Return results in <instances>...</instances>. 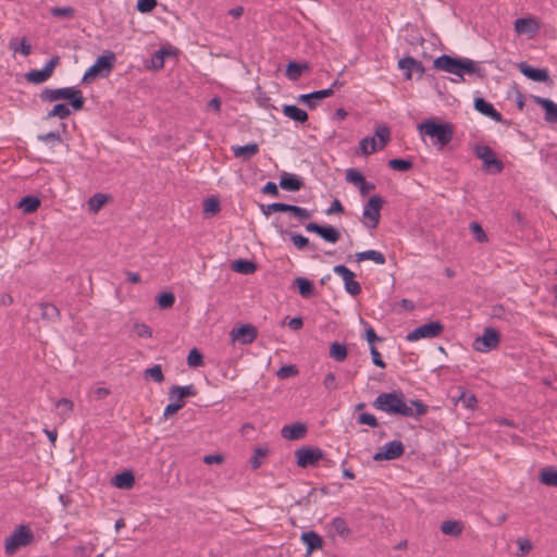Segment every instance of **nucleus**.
I'll return each instance as SVG.
<instances>
[{"label": "nucleus", "mask_w": 557, "mask_h": 557, "mask_svg": "<svg viewBox=\"0 0 557 557\" xmlns=\"http://www.w3.org/2000/svg\"><path fill=\"white\" fill-rule=\"evenodd\" d=\"M40 317L48 322H57L60 320V311L58 307L51 302L39 304Z\"/></svg>", "instance_id": "obj_27"}, {"label": "nucleus", "mask_w": 557, "mask_h": 557, "mask_svg": "<svg viewBox=\"0 0 557 557\" xmlns=\"http://www.w3.org/2000/svg\"><path fill=\"white\" fill-rule=\"evenodd\" d=\"M307 434V425L302 422H295L293 424L284 425L281 429V435L285 440L296 441L301 440Z\"/></svg>", "instance_id": "obj_20"}, {"label": "nucleus", "mask_w": 557, "mask_h": 557, "mask_svg": "<svg viewBox=\"0 0 557 557\" xmlns=\"http://www.w3.org/2000/svg\"><path fill=\"white\" fill-rule=\"evenodd\" d=\"M459 389L460 394L457 400L460 401L467 409H474L478 404L475 395L466 391L462 387H459Z\"/></svg>", "instance_id": "obj_42"}, {"label": "nucleus", "mask_w": 557, "mask_h": 557, "mask_svg": "<svg viewBox=\"0 0 557 557\" xmlns=\"http://www.w3.org/2000/svg\"><path fill=\"white\" fill-rule=\"evenodd\" d=\"M220 209V201L214 197L207 198L203 201V211L207 213L215 214Z\"/></svg>", "instance_id": "obj_57"}, {"label": "nucleus", "mask_w": 557, "mask_h": 557, "mask_svg": "<svg viewBox=\"0 0 557 557\" xmlns=\"http://www.w3.org/2000/svg\"><path fill=\"white\" fill-rule=\"evenodd\" d=\"M398 67L405 70V76L407 79L412 77V73L418 74V78H421L425 72L423 64L412 57H405L398 61Z\"/></svg>", "instance_id": "obj_16"}, {"label": "nucleus", "mask_w": 557, "mask_h": 557, "mask_svg": "<svg viewBox=\"0 0 557 557\" xmlns=\"http://www.w3.org/2000/svg\"><path fill=\"white\" fill-rule=\"evenodd\" d=\"M9 49L15 53L20 52L25 57L32 53V46L27 42L26 38H23L21 41L17 38H12L9 41Z\"/></svg>", "instance_id": "obj_34"}, {"label": "nucleus", "mask_w": 557, "mask_h": 557, "mask_svg": "<svg viewBox=\"0 0 557 557\" xmlns=\"http://www.w3.org/2000/svg\"><path fill=\"white\" fill-rule=\"evenodd\" d=\"M289 238L299 250L309 246V239L300 234L289 233Z\"/></svg>", "instance_id": "obj_58"}, {"label": "nucleus", "mask_w": 557, "mask_h": 557, "mask_svg": "<svg viewBox=\"0 0 557 557\" xmlns=\"http://www.w3.org/2000/svg\"><path fill=\"white\" fill-rule=\"evenodd\" d=\"M469 228L478 243H486L487 235L478 222H471Z\"/></svg>", "instance_id": "obj_50"}, {"label": "nucleus", "mask_w": 557, "mask_h": 557, "mask_svg": "<svg viewBox=\"0 0 557 557\" xmlns=\"http://www.w3.org/2000/svg\"><path fill=\"white\" fill-rule=\"evenodd\" d=\"M308 69L307 64H300L297 62H289L286 67V76L290 81H297L302 72Z\"/></svg>", "instance_id": "obj_40"}, {"label": "nucleus", "mask_w": 557, "mask_h": 557, "mask_svg": "<svg viewBox=\"0 0 557 557\" xmlns=\"http://www.w3.org/2000/svg\"><path fill=\"white\" fill-rule=\"evenodd\" d=\"M59 62V58L54 57L50 59L46 65L40 70H32L26 74V78L28 82L34 84H41L46 82L53 73L55 65Z\"/></svg>", "instance_id": "obj_15"}, {"label": "nucleus", "mask_w": 557, "mask_h": 557, "mask_svg": "<svg viewBox=\"0 0 557 557\" xmlns=\"http://www.w3.org/2000/svg\"><path fill=\"white\" fill-rule=\"evenodd\" d=\"M373 407L388 414L413 419H420L429 411V406L419 399H411L407 403L405 394L400 389L379 394L373 401Z\"/></svg>", "instance_id": "obj_1"}, {"label": "nucleus", "mask_w": 557, "mask_h": 557, "mask_svg": "<svg viewBox=\"0 0 557 557\" xmlns=\"http://www.w3.org/2000/svg\"><path fill=\"white\" fill-rule=\"evenodd\" d=\"M164 66L163 52L156 51L150 59V67L152 70H161Z\"/></svg>", "instance_id": "obj_61"}, {"label": "nucleus", "mask_w": 557, "mask_h": 557, "mask_svg": "<svg viewBox=\"0 0 557 557\" xmlns=\"http://www.w3.org/2000/svg\"><path fill=\"white\" fill-rule=\"evenodd\" d=\"M283 212H290L299 220H307L311 216V213L306 208L295 205L283 203Z\"/></svg>", "instance_id": "obj_45"}, {"label": "nucleus", "mask_w": 557, "mask_h": 557, "mask_svg": "<svg viewBox=\"0 0 557 557\" xmlns=\"http://www.w3.org/2000/svg\"><path fill=\"white\" fill-rule=\"evenodd\" d=\"M331 96H333V89L326 88V89L315 90L310 94L299 95L297 100H298V102L306 104L309 109H314L318 106L320 100L331 97Z\"/></svg>", "instance_id": "obj_17"}, {"label": "nucleus", "mask_w": 557, "mask_h": 557, "mask_svg": "<svg viewBox=\"0 0 557 557\" xmlns=\"http://www.w3.org/2000/svg\"><path fill=\"white\" fill-rule=\"evenodd\" d=\"M197 395V391L193 384L186 386L173 385L169 389L170 400H184L186 397H194Z\"/></svg>", "instance_id": "obj_23"}, {"label": "nucleus", "mask_w": 557, "mask_h": 557, "mask_svg": "<svg viewBox=\"0 0 557 557\" xmlns=\"http://www.w3.org/2000/svg\"><path fill=\"white\" fill-rule=\"evenodd\" d=\"M134 331L139 337L150 338L152 336V329L145 323H135Z\"/></svg>", "instance_id": "obj_59"}, {"label": "nucleus", "mask_w": 557, "mask_h": 557, "mask_svg": "<svg viewBox=\"0 0 557 557\" xmlns=\"http://www.w3.org/2000/svg\"><path fill=\"white\" fill-rule=\"evenodd\" d=\"M359 149L363 156H369L377 150L374 137H364L359 141Z\"/></svg>", "instance_id": "obj_44"}, {"label": "nucleus", "mask_w": 557, "mask_h": 557, "mask_svg": "<svg viewBox=\"0 0 557 557\" xmlns=\"http://www.w3.org/2000/svg\"><path fill=\"white\" fill-rule=\"evenodd\" d=\"M231 150L235 158L242 159L243 161H248L259 152V145L257 143H249L245 146L236 145L232 146Z\"/></svg>", "instance_id": "obj_22"}, {"label": "nucleus", "mask_w": 557, "mask_h": 557, "mask_svg": "<svg viewBox=\"0 0 557 557\" xmlns=\"http://www.w3.org/2000/svg\"><path fill=\"white\" fill-rule=\"evenodd\" d=\"M145 375L151 377L157 383H162L164 381V375L160 364H154L153 367L146 369Z\"/></svg>", "instance_id": "obj_52"}, {"label": "nucleus", "mask_w": 557, "mask_h": 557, "mask_svg": "<svg viewBox=\"0 0 557 557\" xmlns=\"http://www.w3.org/2000/svg\"><path fill=\"white\" fill-rule=\"evenodd\" d=\"M419 131L423 135L436 138L437 143L443 147L453 139V127L448 123H436L432 120L424 121L419 124Z\"/></svg>", "instance_id": "obj_5"}, {"label": "nucleus", "mask_w": 557, "mask_h": 557, "mask_svg": "<svg viewBox=\"0 0 557 557\" xmlns=\"http://www.w3.org/2000/svg\"><path fill=\"white\" fill-rule=\"evenodd\" d=\"M34 541V533L26 524L18 525L10 536L5 539L4 549L8 556L14 555L21 547L29 545Z\"/></svg>", "instance_id": "obj_4"}, {"label": "nucleus", "mask_w": 557, "mask_h": 557, "mask_svg": "<svg viewBox=\"0 0 557 557\" xmlns=\"http://www.w3.org/2000/svg\"><path fill=\"white\" fill-rule=\"evenodd\" d=\"M262 213L269 216L272 212H283V202H273L260 206Z\"/></svg>", "instance_id": "obj_62"}, {"label": "nucleus", "mask_w": 557, "mask_h": 557, "mask_svg": "<svg viewBox=\"0 0 557 557\" xmlns=\"http://www.w3.org/2000/svg\"><path fill=\"white\" fill-rule=\"evenodd\" d=\"M388 166L398 172H407L412 169L413 163L410 160L405 159H392L388 161Z\"/></svg>", "instance_id": "obj_47"}, {"label": "nucleus", "mask_w": 557, "mask_h": 557, "mask_svg": "<svg viewBox=\"0 0 557 557\" xmlns=\"http://www.w3.org/2000/svg\"><path fill=\"white\" fill-rule=\"evenodd\" d=\"M534 101L545 110L544 120L547 123H557V104L548 98L534 97Z\"/></svg>", "instance_id": "obj_24"}, {"label": "nucleus", "mask_w": 557, "mask_h": 557, "mask_svg": "<svg viewBox=\"0 0 557 557\" xmlns=\"http://www.w3.org/2000/svg\"><path fill=\"white\" fill-rule=\"evenodd\" d=\"M358 423L367 424L371 428H376L379 425L376 418L368 412H363L358 417Z\"/></svg>", "instance_id": "obj_63"}, {"label": "nucleus", "mask_w": 557, "mask_h": 557, "mask_svg": "<svg viewBox=\"0 0 557 557\" xmlns=\"http://www.w3.org/2000/svg\"><path fill=\"white\" fill-rule=\"evenodd\" d=\"M433 66L436 70L458 76L460 81H463L465 74H476L481 78L485 75L479 62L467 58H455L448 54L437 57L433 61Z\"/></svg>", "instance_id": "obj_2"}, {"label": "nucleus", "mask_w": 557, "mask_h": 557, "mask_svg": "<svg viewBox=\"0 0 557 557\" xmlns=\"http://www.w3.org/2000/svg\"><path fill=\"white\" fill-rule=\"evenodd\" d=\"M108 201V196L101 193L95 194L88 199V209L89 211L96 213L98 212L104 203Z\"/></svg>", "instance_id": "obj_41"}, {"label": "nucleus", "mask_w": 557, "mask_h": 557, "mask_svg": "<svg viewBox=\"0 0 557 557\" xmlns=\"http://www.w3.org/2000/svg\"><path fill=\"white\" fill-rule=\"evenodd\" d=\"M37 139L42 143L51 144L52 146L62 141L61 135L58 131L38 135Z\"/></svg>", "instance_id": "obj_53"}, {"label": "nucleus", "mask_w": 557, "mask_h": 557, "mask_svg": "<svg viewBox=\"0 0 557 557\" xmlns=\"http://www.w3.org/2000/svg\"><path fill=\"white\" fill-rule=\"evenodd\" d=\"M375 137L379 139L377 150L383 149L391 139V132L386 125H380L375 129Z\"/></svg>", "instance_id": "obj_46"}, {"label": "nucleus", "mask_w": 557, "mask_h": 557, "mask_svg": "<svg viewBox=\"0 0 557 557\" xmlns=\"http://www.w3.org/2000/svg\"><path fill=\"white\" fill-rule=\"evenodd\" d=\"M75 10L72 7H54L50 9V14L54 17L71 18L74 16Z\"/></svg>", "instance_id": "obj_51"}, {"label": "nucleus", "mask_w": 557, "mask_h": 557, "mask_svg": "<svg viewBox=\"0 0 557 557\" xmlns=\"http://www.w3.org/2000/svg\"><path fill=\"white\" fill-rule=\"evenodd\" d=\"M71 110L65 103H57L48 113L46 119H52L58 116L61 120L69 117Z\"/></svg>", "instance_id": "obj_43"}, {"label": "nucleus", "mask_w": 557, "mask_h": 557, "mask_svg": "<svg viewBox=\"0 0 557 557\" xmlns=\"http://www.w3.org/2000/svg\"><path fill=\"white\" fill-rule=\"evenodd\" d=\"M499 339V333L495 329L486 327L483 334L474 339L472 346L476 351L488 352L498 346Z\"/></svg>", "instance_id": "obj_10"}, {"label": "nucleus", "mask_w": 557, "mask_h": 557, "mask_svg": "<svg viewBox=\"0 0 557 557\" xmlns=\"http://www.w3.org/2000/svg\"><path fill=\"white\" fill-rule=\"evenodd\" d=\"M540 481L546 486L557 487V470L553 468H544L540 473Z\"/></svg>", "instance_id": "obj_36"}, {"label": "nucleus", "mask_w": 557, "mask_h": 557, "mask_svg": "<svg viewBox=\"0 0 557 557\" xmlns=\"http://www.w3.org/2000/svg\"><path fill=\"white\" fill-rule=\"evenodd\" d=\"M40 98L42 101H57L60 99H65L70 101V106L75 110L79 111L83 109L85 99L79 89H75L72 87H62L57 89L46 88L41 91Z\"/></svg>", "instance_id": "obj_3"}, {"label": "nucleus", "mask_w": 557, "mask_h": 557, "mask_svg": "<svg viewBox=\"0 0 557 557\" xmlns=\"http://www.w3.org/2000/svg\"><path fill=\"white\" fill-rule=\"evenodd\" d=\"M405 453V446L400 441H391L373 455V460H394Z\"/></svg>", "instance_id": "obj_12"}, {"label": "nucleus", "mask_w": 557, "mask_h": 557, "mask_svg": "<svg viewBox=\"0 0 557 557\" xmlns=\"http://www.w3.org/2000/svg\"><path fill=\"white\" fill-rule=\"evenodd\" d=\"M441 531L446 535L458 536L462 532V524L458 521L446 520L441 524Z\"/></svg>", "instance_id": "obj_37"}, {"label": "nucleus", "mask_w": 557, "mask_h": 557, "mask_svg": "<svg viewBox=\"0 0 557 557\" xmlns=\"http://www.w3.org/2000/svg\"><path fill=\"white\" fill-rule=\"evenodd\" d=\"M383 206V199L379 195H373L364 205L362 215L364 218V225L369 228H375L380 222V211Z\"/></svg>", "instance_id": "obj_9"}, {"label": "nucleus", "mask_w": 557, "mask_h": 557, "mask_svg": "<svg viewBox=\"0 0 557 557\" xmlns=\"http://www.w3.org/2000/svg\"><path fill=\"white\" fill-rule=\"evenodd\" d=\"M40 207V199L35 196H25L18 202L24 213H33Z\"/></svg>", "instance_id": "obj_33"}, {"label": "nucleus", "mask_w": 557, "mask_h": 557, "mask_svg": "<svg viewBox=\"0 0 557 557\" xmlns=\"http://www.w3.org/2000/svg\"><path fill=\"white\" fill-rule=\"evenodd\" d=\"M278 186L284 190L298 191L304 186V183L297 175L284 173L281 176Z\"/></svg>", "instance_id": "obj_25"}, {"label": "nucleus", "mask_w": 557, "mask_h": 557, "mask_svg": "<svg viewBox=\"0 0 557 557\" xmlns=\"http://www.w3.org/2000/svg\"><path fill=\"white\" fill-rule=\"evenodd\" d=\"M294 284L298 287L301 297L310 298L314 295L313 283L306 277H296Z\"/></svg>", "instance_id": "obj_30"}, {"label": "nucleus", "mask_w": 557, "mask_h": 557, "mask_svg": "<svg viewBox=\"0 0 557 557\" xmlns=\"http://www.w3.org/2000/svg\"><path fill=\"white\" fill-rule=\"evenodd\" d=\"M231 339L233 342H238L242 345H249L258 336V330L252 324H243L237 329H233L230 332Z\"/></svg>", "instance_id": "obj_14"}, {"label": "nucleus", "mask_w": 557, "mask_h": 557, "mask_svg": "<svg viewBox=\"0 0 557 557\" xmlns=\"http://www.w3.org/2000/svg\"><path fill=\"white\" fill-rule=\"evenodd\" d=\"M157 302L161 309H169L174 305L175 296L171 292H163L158 295Z\"/></svg>", "instance_id": "obj_48"}, {"label": "nucleus", "mask_w": 557, "mask_h": 557, "mask_svg": "<svg viewBox=\"0 0 557 557\" xmlns=\"http://www.w3.org/2000/svg\"><path fill=\"white\" fill-rule=\"evenodd\" d=\"M301 540L306 544L308 553H311L312 550H315V549H319L322 547L323 540L314 531H308V532L302 533Z\"/></svg>", "instance_id": "obj_28"}, {"label": "nucleus", "mask_w": 557, "mask_h": 557, "mask_svg": "<svg viewBox=\"0 0 557 557\" xmlns=\"http://www.w3.org/2000/svg\"><path fill=\"white\" fill-rule=\"evenodd\" d=\"M157 7V0H137V10L140 13L151 12Z\"/></svg>", "instance_id": "obj_60"}, {"label": "nucleus", "mask_w": 557, "mask_h": 557, "mask_svg": "<svg viewBox=\"0 0 557 557\" xmlns=\"http://www.w3.org/2000/svg\"><path fill=\"white\" fill-rule=\"evenodd\" d=\"M444 331V325L440 321L424 323L413 329L406 335L408 342H416L422 338L438 337Z\"/></svg>", "instance_id": "obj_8"}, {"label": "nucleus", "mask_w": 557, "mask_h": 557, "mask_svg": "<svg viewBox=\"0 0 557 557\" xmlns=\"http://www.w3.org/2000/svg\"><path fill=\"white\" fill-rule=\"evenodd\" d=\"M297 466L308 468L315 466L323 457V451L318 447H301L295 451Z\"/></svg>", "instance_id": "obj_11"}, {"label": "nucleus", "mask_w": 557, "mask_h": 557, "mask_svg": "<svg viewBox=\"0 0 557 557\" xmlns=\"http://www.w3.org/2000/svg\"><path fill=\"white\" fill-rule=\"evenodd\" d=\"M475 156L482 160L486 171L492 173H500L504 170V163L498 159L493 149L485 145H478L474 148Z\"/></svg>", "instance_id": "obj_7"}, {"label": "nucleus", "mask_w": 557, "mask_h": 557, "mask_svg": "<svg viewBox=\"0 0 557 557\" xmlns=\"http://www.w3.org/2000/svg\"><path fill=\"white\" fill-rule=\"evenodd\" d=\"M112 482L119 488L129 490L135 484V476L131 471H123L117 473Z\"/></svg>", "instance_id": "obj_29"}, {"label": "nucleus", "mask_w": 557, "mask_h": 557, "mask_svg": "<svg viewBox=\"0 0 557 557\" xmlns=\"http://www.w3.org/2000/svg\"><path fill=\"white\" fill-rule=\"evenodd\" d=\"M345 290L351 296H358L361 293V285L355 281V277H349L344 281Z\"/></svg>", "instance_id": "obj_54"}, {"label": "nucleus", "mask_w": 557, "mask_h": 557, "mask_svg": "<svg viewBox=\"0 0 557 557\" xmlns=\"http://www.w3.org/2000/svg\"><path fill=\"white\" fill-rule=\"evenodd\" d=\"M282 111L285 116L295 122L304 124L308 121V113L297 106L284 104Z\"/></svg>", "instance_id": "obj_26"}, {"label": "nucleus", "mask_w": 557, "mask_h": 557, "mask_svg": "<svg viewBox=\"0 0 557 557\" xmlns=\"http://www.w3.org/2000/svg\"><path fill=\"white\" fill-rule=\"evenodd\" d=\"M332 530L343 539H346L350 535V529L346 522V520L342 517H335L331 521Z\"/></svg>", "instance_id": "obj_32"}, {"label": "nucleus", "mask_w": 557, "mask_h": 557, "mask_svg": "<svg viewBox=\"0 0 557 557\" xmlns=\"http://www.w3.org/2000/svg\"><path fill=\"white\" fill-rule=\"evenodd\" d=\"M518 67L525 77L533 82L545 83L549 78L547 70L533 67L525 62H520Z\"/></svg>", "instance_id": "obj_19"}, {"label": "nucleus", "mask_w": 557, "mask_h": 557, "mask_svg": "<svg viewBox=\"0 0 557 557\" xmlns=\"http://www.w3.org/2000/svg\"><path fill=\"white\" fill-rule=\"evenodd\" d=\"M55 407L59 410L58 414L65 420L72 413L74 404L69 398H61L55 403Z\"/></svg>", "instance_id": "obj_39"}, {"label": "nucleus", "mask_w": 557, "mask_h": 557, "mask_svg": "<svg viewBox=\"0 0 557 557\" xmlns=\"http://www.w3.org/2000/svg\"><path fill=\"white\" fill-rule=\"evenodd\" d=\"M305 227L307 232L318 234L327 243L335 244L341 238L339 231L332 225H320L315 222H309Z\"/></svg>", "instance_id": "obj_13"}, {"label": "nucleus", "mask_w": 557, "mask_h": 557, "mask_svg": "<svg viewBox=\"0 0 557 557\" xmlns=\"http://www.w3.org/2000/svg\"><path fill=\"white\" fill-rule=\"evenodd\" d=\"M172 403L169 404L163 411V418L169 419L171 416L176 413L178 410H181L185 406V400H171Z\"/></svg>", "instance_id": "obj_55"}, {"label": "nucleus", "mask_w": 557, "mask_h": 557, "mask_svg": "<svg viewBox=\"0 0 557 557\" xmlns=\"http://www.w3.org/2000/svg\"><path fill=\"white\" fill-rule=\"evenodd\" d=\"M474 109L481 114L488 116L495 122H502V114L493 107L492 103L485 101L483 98L478 97L474 99Z\"/></svg>", "instance_id": "obj_21"}, {"label": "nucleus", "mask_w": 557, "mask_h": 557, "mask_svg": "<svg viewBox=\"0 0 557 557\" xmlns=\"http://www.w3.org/2000/svg\"><path fill=\"white\" fill-rule=\"evenodd\" d=\"M116 61L115 53L107 50L102 55H100L96 62L85 72L83 76V82H89L97 76L108 77Z\"/></svg>", "instance_id": "obj_6"}, {"label": "nucleus", "mask_w": 557, "mask_h": 557, "mask_svg": "<svg viewBox=\"0 0 557 557\" xmlns=\"http://www.w3.org/2000/svg\"><path fill=\"white\" fill-rule=\"evenodd\" d=\"M355 257H356L357 262H361L364 260H371V261L375 262L376 264H384L386 261L385 256L382 252L376 251V250H366V251L357 252L355 255Z\"/></svg>", "instance_id": "obj_31"}, {"label": "nucleus", "mask_w": 557, "mask_h": 557, "mask_svg": "<svg viewBox=\"0 0 557 557\" xmlns=\"http://www.w3.org/2000/svg\"><path fill=\"white\" fill-rule=\"evenodd\" d=\"M298 373L296 366H284L278 369L277 376L280 379H287Z\"/></svg>", "instance_id": "obj_64"}, {"label": "nucleus", "mask_w": 557, "mask_h": 557, "mask_svg": "<svg viewBox=\"0 0 557 557\" xmlns=\"http://www.w3.org/2000/svg\"><path fill=\"white\" fill-rule=\"evenodd\" d=\"M232 269L242 274H251L256 271V264L249 260L239 259L233 262Z\"/></svg>", "instance_id": "obj_38"}, {"label": "nucleus", "mask_w": 557, "mask_h": 557, "mask_svg": "<svg viewBox=\"0 0 557 557\" xmlns=\"http://www.w3.org/2000/svg\"><path fill=\"white\" fill-rule=\"evenodd\" d=\"M346 181L356 186H359L364 181V177L360 171L356 169H348L346 171Z\"/></svg>", "instance_id": "obj_56"}, {"label": "nucleus", "mask_w": 557, "mask_h": 557, "mask_svg": "<svg viewBox=\"0 0 557 557\" xmlns=\"http://www.w3.org/2000/svg\"><path fill=\"white\" fill-rule=\"evenodd\" d=\"M187 364L191 368L201 367L203 364V357L197 348H193L187 356Z\"/></svg>", "instance_id": "obj_49"}, {"label": "nucleus", "mask_w": 557, "mask_h": 557, "mask_svg": "<svg viewBox=\"0 0 557 557\" xmlns=\"http://www.w3.org/2000/svg\"><path fill=\"white\" fill-rule=\"evenodd\" d=\"M539 29V23L532 17H521L515 21V30L519 35L525 34L532 38L536 35Z\"/></svg>", "instance_id": "obj_18"}, {"label": "nucleus", "mask_w": 557, "mask_h": 557, "mask_svg": "<svg viewBox=\"0 0 557 557\" xmlns=\"http://www.w3.org/2000/svg\"><path fill=\"white\" fill-rule=\"evenodd\" d=\"M347 354H348V350H347L346 345L338 343V342H334L331 344L330 357L333 358L334 360H336L338 362L344 361L347 357Z\"/></svg>", "instance_id": "obj_35"}]
</instances>
